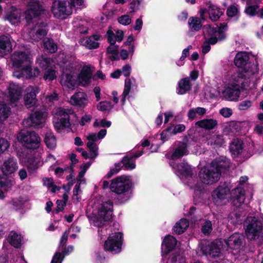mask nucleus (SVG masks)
I'll return each instance as SVG.
<instances>
[{"mask_svg": "<svg viewBox=\"0 0 263 263\" xmlns=\"http://www.w3.org/2000/svg\"><path fill=\"white\" fill-rule=\"evenodd\" d=\"M107 41L111 45H114L116 42L115 34L111 30H108L107 32Z\"/></svg>", "mask_w": 263, "mask_h": 263, "instance_id": "obj_55", "label": "nucleus"}, {"mask_svg": "<svg viewBox=\"0 0 263 263\" xmlns=\"http://www.w3.org/2000/svg\"><path fill=\"white\" fill-rule=\"evenodd\" d=\"M20 16L17 11H12L8 13L5 20H8L11 24L14 25L20 21Z\"/></svg>", "mask_w": 263, "mask_h": 263, "instance_id": "obj_45", "label": "nucleus"}, {"mask_svg": "<svg viewBox=\"0 0 263 263\" xmlns=\"http://www.w3.org/2000/svg\"><path fill=\"white\" fill-rule=\"evenodd\" d=\"M36 64L44 70H47L52 62V60L49 57L42 55L37 57Z\"/></svg>", "mask_w": 263, "mask_h": 263, "instance_id": "obj_33", "label": "nucleus"}, {"mask_svg": "<svg viewBox=\"0 0 263 263\" xmlns=\"http://www.w3.org/2000/svg\"><path fill=\"white\" fill-rule=\"evenodd\" d=\"M190 27L195 31L199 30L202 27L201 20L198 17H191L189 20Z\"/></svg>", "mask_w": 263, "mask_h": 263, "instance_id": "obj_44", "label": "nucleus"}, {"mask_svg": "<svg viewBox=\"0 0 263 263\" xmlns=\"http://www.w3.org/2000/svg\"><path fill=\"white\" fill-rule=\"evenodd\" d=\"M133 184L128 179V176L121 175L113 179L109 184L107 181H104L102 187L106 189L109 187L111 192L118 195V199L120 203H125L128 201L130 196V192Z\"/></svg>", "mask_w": 263, "mask_h": 263, "instance_id": "obj_2", "label": "nucleus"}, {"mask_svg": "<svg viewBox=\"0 0 263 263\" xmlns=\"http://www.w3.org/2000/svg\"><path fill=\"white\" fill-rule=\"evenodd\" d=\"M13 66L16 68L25 67L30 64L28 54L25 51H15L12 55Z\"/></svg>", "mask_w": 263, "mask_h": 263, "instance_id": "obj_14", "label": "nucleus"}, {"mask_svg": "<svg viewBox=\"0 0 263 263\" xmlns=\"http://www.w3.org/2000/svg\"><path fill=\"white\" fill-rule=\"evenodd\" d=\"M122 166H123L121 165L120 163H116L114 165V167L111 168L107 174L106 176V178H111L114 175L117 174L121 170Z\"/></svg>", "mask_w": 263, "mask_h": 263, "instance_id": "obj_50", "label": "nucleus"}, {"mask_svg": "<svg viewBox=\"0 0 263 263\" xmlns=\"http://www.w3.org/2000/svg\"><path fill=\"white\" fill-rule=\"evenodd\" d=\"M189 226V221L185 218H182L175 223L173 230L176 234L180 235L184 233Z\"/></svg>", "mask_w": 263, "mask_h": 263, "instance_id": "obj_29", "label": "nucleus"}, {"mask_svg": "<svg viewBox=\"0 0 263 263\" xmlns=\"http://www.w3.org/2000/svg\"><path fill=\"white\" fill-rule=\"evenodd\" d=\"M223 14V11L219 7L213 5L209 6V15L211 21L213 22L218 21Z\"/></svg>", "mask_w": 263, "mask_h": 263, "instance_id": "obj_30", "label": "nucleus"}, {"mask_svg": "<svg viewBox=\"0 0 263 263\" xmlns=\"http://www.w3.org/2000/svg\"><path fill=\"white\" fill-rule=\"evenodd\" d=\"M47 30L42 27L37 29L35 32L36 37L40 40L44 37L47 35Z\"/></svg>", "mask_w": 263, "mask_h": 263, "instance_id": "obj_60", "label": "nucleus"}, {"mask_svg": "<svg viewBox=\"0 0 263 263\" xmlns=\"http://www.w3.org/2000/svg\"><path fill=\"white\" fill-rule=\"evenodd\" d=\"M243 226L246 236L251 240L258 239L263 229L261 221L254 216L248 217L244 222Z\"/></svg>", "mask_w": 263, "mask_h": 263, "instance_id": "obj_4", "label": "nucleus"}, {"mask_svg": "<svg viewBox=\"0 0 263 263\" xmlns=\"http://www.w3.org/2000/svg\"><path fill=\"white\" fill-rule=\"evenodd\" d=\"M243 148V141L236 138L231 142L229 149L233 157H239L241 155Z\"/></svg>", "mask_w": 263, "mask_h": 263, "instance_id": "obj_22", "label": "nucleus"}, {"mask_svg": "<svg viewBox=\"0 0 263 263\" xmlns=\"http://www.w3.org/2000/svg\"><path fill=\"white\" fill-rule=\"evenodd\" d=\"M64 255L62 256L60 252H57L52 257L51 263H62Z\"/></svg>", "mask_w": 263, "mask_h": 263, "instance_id": "obj_59", "label": "nucleus"}, {"mask_svg": "<svg viewBox=\"0 0 263 263\" xmlns=\"http://www.w3.org/2000/svg\"><path fill=\"white\" fill-rule=\"evenodd\" d=\"M252 105V102L249 100H245L240 102L238 105V109L240 110H244L250 108Z\"/></svg>", "mask_w": 263, "mask_h": 263, "instance_id": "obj_56", "label": "nucleus"}, {"mask_svg": "<svg viewBox=\"0 0 263 263\" xmlns=\"http://www.w3.org/2000/svg\"><path fill=\"white\" fill-rule=\"evenodd\" d=\"M119 46L116 44L111 45L110 44L106 49V54H112L119 52Z\"/></svg>", "mask_w": 263, "mask_h": 263, "instance_id": "obj_62", "label": "nucleus"}, {"mask_svg": "<svg viewBox=\"0 0 263 263\" xmlns=\"http://www.w3.org/2000/svg\"><path fill=\"white\" fill-rule=\"evenodd\" d=\"M92 76V72L89 67L83 69L78 76L79 79L84 82L85 85H88L90 83Z\"/></svg>", "mask_w": 263, "mask_h": 263, "instance_id": "obj_34", "label": "nucleus"}, {"mask_svg": "<svg viewBox=\"0 0 263 263\" xmlns=\"http://www.w3.org/2000/svg\"><path fill=\"white\" fill-rule=\"evenodd\" d=\"M1 168L3 174L6 176L14 174L18 168L16 159L13 157L9 158L4 161Z\"/></svg>", "mask_w": 263, "mask_h": 263, "instance_id": "obj_16", "label": "nucleus"}, {"mask_svg": "<svg viewBox=\"0 0 263 263\" xmlns=\"http://www.w3.org/2000/svg\"><path fill=\"white\" fill-rule=\"evenodd\" d=\"M124 237L122 232H115L110 235L105 241L103 248L104 251L112 254H117L122 251Z\"/></svg>", "mask_w": 263, "mask_h": 263, "instance_id": "obj_6", "label": "nucleus"}, {"mask_svg": "<svg viewBox=\"0 0 263 263\" xmlns=\"http://www.w3.org/2000/svg\"><path fill=\"white\" fill-rule=\"evenodd\" d=\"M177 244L176 238L170 235L165 237L161 244L162 253L163 255H167L174 250Z\"/></svg>", "mask_w": 263, "mask_h": 263, "instance_id": "obj_17", "label": "nucleus"}, {"mask_svg": "<svg viewBox=\"0 0 263 263\" xmlns=\"http://www.w3.org/2000/svg\"><path fill=\"white\" fill-rule=\"evenodd\" d=\"M185 126L183 124H179L175 125L172 130L173 135H176L178 133H181L185 129Z\"/></svg>", "mask_w": 263, "mask_h": 263, "instance_id": "obj_57", "label": "nucleus"}, {"mask_svg": "<svg viewBox=\"0 0 263 263\" xmlns=\"http://www.w3.org/2000/svg\"><path fill=\"white\" fill-rule=\"evenodd\" d=\"M13 72V76L18 79L25 77V73L24 72V67L18 68Z\"/></svg>", "mask_w": 263, "mask_h": 263, "instance_id": "obj_64", "label": "nucleus"}, {"mask_svg": "<svg viewBox=\"0 0 263 263\" xmlns=\"http://www.w3.org/2000/svg\"><path fill=\"white\" fill-rule=\"evenodd\" d=\"M177 171L185 177H192L193 171L191 166L187 163L181 162L177 165Z\"/></svg>", "mask_w": 263, "mask_h": 263, "instance_id": "obj_28", "label": "nucleus"}, {"mask_svg": "<svg viewBox=\"0 0 263 263\" xmlns=\"http://www.w3.org/2000/svg\"><path fill=\"white\" fill-rule=\"evenodd\" d=\"M118 22L122 25L126 26L131 23V19L128 15H123L118 19Z\"/></svg>", "mask_w": 263, "mask_h": 263, "instance_id": "obj_54", "label": "nucleus"}, {"mask_svg": "<svg viewBox=\"0 0 263 263\" xmlns=\"http://www.w3.org/2000/svg\"><path fill=\"white\" fill-rule=\"evenodd\" d=\"M44 47L50 53H55L58 50V45L52 39L45 40Z\"/></svg>", "mask_w": 263, "mask_h": 263, "instance_id": "obj_38", "label": "nucleus"}, {"mask_svg": "<svg viewBox=\"0 0 263 263\" xmlns=\"http://www.w3.org/2000/svg\"><path fill=\"white\" fill-rule=\"evenodd\" d=\"M44 142L47 147L49 148H54L56 146V138L51 132L46 133L45 135Z\"/></svg>", "mask_w": 263, "mask_h": 263, "instance_id": "obj_37", "label": "nucleus"}, {"mask_svg": "<svg viewBox=\"0 0 263 263\" xmlns=\"http://www.w3.org/2000/svg\"><path fill=\"white\" fill-rule=\"evenodd\" d=\"M120 163L121 164H122L127 170H132L135 168L136 166L132 157L127 155L124 156Z\"/></svg>", "mask_w": 263, "mask_h": 263, "instance_id": "obj_41", "label": "nucleus"}, {"mask_svg": "<svg viewBox=\"0 0 263 263\" xmlns=\"http://www.w3.org/2000/svg\"><path fill=\"white\" fill-rule=\"evenodd\" d=\"M17 139L28 149H35L40 146V138L34 131L21 130L17 135Z\"/></svg>", "mask_w": 263, "mask_h": 263, "instance_id": "obj_5", "label": "nucleus"}, {"mask_svg": "<svg viewBox=\"0 0 263 263\" xmlns=\"http://www.w3.org/2000/svg\"><path fill=\"white\" fill-rule=\"evenodd\" d=\"M212 224L211 221L206 220L201 227V232L204 235H209L212 231Z\"/></svg>", "mask_w": 263, "mask_h": 263, "instance_id": "obj_49", "label": "nucleus"}, {"mask_svg": "<svg viewBox=\"0 0 263 263\" xmlns=\"http://www.w3.org/2000/svg\"><path fill=\"white\" fill-rule=\"evenodd\" d=\"M223 143L224 140L223 138V136L217 135L214 138V145H216V146L221 147Z\"/></svg>", "mask_w": 263, "mask_h": 263, "instance_id": "obj_63", "label": "nucleus"}, {"mask_svg": "<svg viewBox=\"0 0 263 263\" xmlns=\"http://www.w3.org/2000/svg\"><path fill=\"white\" fill-rule=\"evenodd\" d=\"M45 123V114L41 110H36L32 112L27 119H24L22 124L25 127H32L34 128H41Z\"/></svg>", "mask_w": 263, "mask_h": 263, "instance_id": "obj_8", "label": "nucleus"}, {"mask_svg": "<svg viewBox=\"0 0 263 263\" xmlns=\"http://www.w3.org/2000/svg\"><path fill=\"white\" fill-rule=\"evenodd\" d=\"M247 4L245 9V13L250 16H254L258 14L259 11V6L257 4H252L251 1H246Z\"/></svg>", "mask_w": 263, "mask_h": 263, "instance_id": "obj_32", "label": "nucleus"}, {"mask_svg": "<svg viewBox=\"0 0 263 263\" xmlns=\"http://www.w3.org/2000/svg\"><path fill=\"white\" fill-rule=\"evenodd\" d=\"M230 191V189L226 182H220L212 193L213 202L218 205H222V201L227 198V195Z\"/></svg>", "mask_w": 263, "mask_h": 263, "instance_id": "obj_11", "label": "nucleus"}, {"mask_svg": "<svg viewBox=\"0 0 263 263\" xmlns=\"http://www.w3.org/2000/svg\"><path fill=\"white\" fill-rule=\"evenodd\" d=\"M85 45L90 49H97L99 47V43L98 42L89 37L86 40Z\"/></svg>", "mask_w": 263, "mask_h": 263, "instance_id": "obj_51", "label": "nucleus"}, {"mask_svg": "<svg viewBox=\"0 0 263 263\" xmlns=\"http://www.w3.org/2000/svg\"><path fill=\"white\" fill-rule=\"evenodd\" d=\"M220 114L225 118H229L232 115V110L229 108H222L219 111Z\"/></svg>", "mask_w": 263, "mask_h": 263, "instance_id": "obj_61", "label": "nucleus"}, {"mask_svg": "<svg viewBox=\"0 0 263 263\" xmlns=\"http://www.w3.org/2000/svg\"><path fill=\"white\" fill-rule=\"evenodd\" d=\"M62 80L64 81V84L69 89H73L77 84V81L74 73L70 71L68 72L67 69L63 70L62 74Z\"/></svg>", "mask_w": 263, "mask_h": 263, "instance_id": "obj_23", "label": "nucleus"}, {"mask_svg": "<svg viewBox=\"0 0 263 263\" xmlns=\"http://www.w3.org/2000/svg\"><path fill=\"white\" fill-rule=\"evenodd\" d=\"M240 93L239 85L233 84L228 86L223 91L224 97L229 100H237Z\"/></svg>", "mask_w": 263, "mask_h": 263, "instance_id": "obj_18", "label": "nucleus"}, {"mask_svg": "<svg viewBox=\"0 0 263 263\" xmlns=\"http://www.w3.org/2000/svg\"><path fill=\"white\" fill-rule=\"evenodd\" d=\"M10 244L16 248L21 247V236L15 232H11L9 237Z\"/></svg>", "mask_w": 263, "mask_h": 263, "instance_id": "obj_42", "label": "nucleus"}, {"mask_svg": "<svg viewBox=\"0 0 263 263\" xmlns=\"http://www.w3.org/2000/svg\"><path fill=\"white\" fill-rule=\"evenodd\" d=\"M9 145L8 141L6 139L0 138V155L7 151Z\"/></svg>", "mask_w": 263, "mask_h": 263, "instance_id": "obj_53", "label": "nucleus"}, {"mask_svg": "<svg viewBox=\"0 0 263 263\" xmlns=\"http://www.w3.org/2000/svg\"><path fill=\"white\" fill-rule=\"evenodd\" d=\"M39 2L29 1L28 8L24 12L25 18L27 24L31 23L33 18L39 16L44 11Z\"/></svg>", "mask_w": 263, "mask_h": 263, "instance_id": "obj_9", "label": "nucleus"}, {"mask_svg": "<svg viewBox=\"0 0 263 263\" xmlns=\"http://www.w3.org/2000/svg\"><path fill=\"white\" fill-rule=\"evenodd\" d=\"M245 200V191L242 190H238L236 191V195L233 197L232 203L234 206L239 207L244 202Z\"/></svg>", "mask_w": 263, "mask_h": 263, "instance_id": "obj_35", "label": "nucleus"}, {"mask_svg": "<svg viewBox=\"0 0 263 263\" xmlns=\"http://www.w3.org/2000/svg\"><path fill=\"white\" fill-rule=\"evenodd\" d=\"M191 84L188 78L181 79L178 82V86L176 89V92L178 95H184L191 89Z\"/></svg>", "mask_w": 263, "mask_h": 263, "instance_id": "obj_24", "label": "nucleus"}, {"mask_svg": "<svg viewBox=\"0 0 263 263\" xmlns=\"http://www.w3.org/2000/svg\"><path fill=\"white\" fill-rule=\"evenodd\" d=\"M113 204L110 201L103 202L98 212V217L95 221V225L98 227V233L102 231V227L107 221L112 219Z\"/></svg>", "mask_w": 263, "mask_h": 263, "instance_id": "obj_7", "label": "nucleus"}, {"mask_svg": "<svg viewBox=\"0 0 263 263\" xmlns=\"http://www.w3.org/2000/svg\"><path fill=\"white\" fill-rule=\"evenodd\" d=\"M22 90L17 85H10L9 87V97L11 102H17L21 96Z\"/></svg>", "mask_w": 263, "mask_h": 263, "instance_id": "obj_27", "label": "nucleus"}, {"mask_svg": "<svg viewBox=\"0 0 263 263\" xmlns=\"http://www.w3.org/2000/svg\"><path fill=\"white\" fill-rule=\"evenodd\" d=\"M227 15L230 18L235 17L236 22L238 21L240 18V12L237 7L232 5L229 6L226 11Z\"/></svg>", "mask_w": 263, "mask_h": 263, "instance_id": "obj_39", "label": "nucleus"}, {"mask_svg": "<svg viewBox=\"0 0 263 263\" xmlns=\"http://www.w3.org/2000/svg\"><path fill=\"white\" fill-rule=\"evenodd\" d=\"M24 72L25 73V78L30 79L37 77L40 73L38 68L34 67L32 69L30 64L25 65V67H24Z\"/></svg>", "mask_w": 263, "mask_h": 263, "instance_id": "obj_36", "label": "nucleus"}, {"mask_svg": "<svg viewBox=\"0 0 263 263\" xmlns=\"http://www.w3.org/2000/svg\"><path fill=\"white\" fill-rule=\"evenodd\" d=\"M9 145L8 141L6 139L0 138V155L7 151Z\"/></svg>", "mask_w": 263, "mask_h": 263, "instance_id": "obj_52", "label": "nucleus"}, {"mask_svg": "<svg viewBox=\"0 0 263 263\" xmlns=\"http://www.w3.org/2000/svg\"><path fill=\"white\" fill-rule=\"evenodd\" d=\"M39 163L38 159L32 156L27 157L25 161V164L30 173L35 172L38 169Z\"/></svg>", "mask_w": 263, "mask_h": 263, "instance_id": "obj_26", "label": "nucleus"}, {"mask_svg": "<svg viewBox=\"0 0 263 263\" xmlns=\"http://www.w3.org/2000/svg\"><path fill=\"white\" fill-rule=\"evenodd\" d=\"M245 236L239 233H235L225 241L228 247L233 250L239 249L243 244Z\"/></svg>", "mask_w": 263, "mask_h": 263, "instance_id": "obj_15", "label": "nucleus"}, {"mask_svg": "<svg viewBox=\"0 0 263 263\" xmlns=\"http://www.w3.org/2000/svg\"><path fill=\"white\" fill-rule=\"evenodd\" d=\"M70 102L73 105L84 108L88 103L87 96L84 92H77L71 97Z\"/></svg>", "mask_w": 263, "mask_h": 263, "instance_id": "obj_20", "label": "nucleus"}, {"mask_svg": "<svg viewBox=\"0 0 263 263\" xmlns=\"http://www.w3.org/2000/svg\"><path fill=\"white\" fill-rule=\"evenodd\" d=\"M230 166V160L220 156L213 160L209 167H202L199 172V178L205 184H213L219 180L222 173L229 170Z\"/></svg>", "mask_w": 263, "mask_h": 263, "instance_id": "obj_1", "label": "nucleus"}, {"mask_svg": "<svg viewBox=\"0 0 263 263\" xmlns=\"http://www.w3.org/2000/svg\"><path fill=\"white\" fill-rule=\"evenodd\" d=\"M86 146L88 148H89L91 153L89 156V158L93 159L96 158L98 155V148L96 144L95 143H93V142H88L86 144Z\"/></svg>", "mask_w": 263, "mask_h": 263, "instance_id": "obj_47", "label": "nucleus"}, {"mask_svg": "<svg viewBox=\"0 0 263 263\" xmlns=\"http://www.w3.org/2000/svg\"><path fill=\"white\" fill-rule=\"evenodd\" d=\"M67 1H53L51 11L54 17L57 19L65 20L72 13V8L76 5L82 6L84 1H70L69 5Z\"/></svg>", "mask_w": 263, "mask_h": 263, "instance_id": "obj_3", "label": "nucleus"}, {"mask_svg": "<svg viewBox=\"0 0 263 263\" xmlns=\"http://www.w3.org/2000/svg\"><path fill=\"white\" fill-rule=\"evenodd\" d=\"M249 60L250 58L247 52H239L234 58V63L237 67L243 69L245 71H248L246 66L249 63Z\"/></svg>", "mask_w": 263, "mask_h": 263, "instance_id": "obj_19", "label": "nucleus"}, {"mask_svg": "<svg viewBox=\"0 0 263 263\" xmlns=\"http://www.w3.org/2000/svg\"><path fill=\"white\" fill-rule=\"evenodd\" d=\"M12 50L10 38L5 35H0V56L4 57Z\"/></svg>", "mask_w": 263, "mask_h": 263, "instance_id": "obj_21", "label": "nucleus"}, {"mask_svg": "<svg viewBox=\"0 0 263 263\" xmlns=\"http://www.w3.org/2000/svg\"><path fill=\"white\" fill-rule=\"evenodd\" d=\"M10 108L6 103L0 102V121L6 120L9 116Z\"/></svg>", "mask_w": 263, "mask_h": 263, "instance_id": "obj_40", "label": "nucleus"}, {"mask_svg": "<svg viewBox=\"0 0 263 263\" xmlns=\"http://www.w3.org/2000/svg\"><path fill=\"white\" fill-rule=\"evenodd\" d=\"M112 107V105L110 102L104 101L99 102L97 105V108L98 110L104 111L110 110Z\"/></svg>", "mask_w": 263, "mask_h": 263, "instance_id": "obj_48", "label": "nucleus"}, {"mask_svg": "<svg viewBox=\"0 0 263 263\" xmlns=\"http://www.w3.org/2000/svg\"><path fill=\"white\" fill-rule=\"evenodd\" d=\"M43 79L45 81L49 82L56 79V71L54 69L48 68L44 73Z\"/></svg>", "mask_w": 263, "mask_h": 263, "instance_id": "obj_46", "label": "nucleus"}, {"mask_svg": "<svg viewBox=\"0 0 263 263\" xmlns=\"http://www.w3.org/2000/svg\"><path fill=\"white\" fill-rule=\"evenodd\" d=\"M57 115L59 117L57 121L54 123V127L58 132L70 127V115L65 109H60Z\"/></svg>", "mask_w": 263, "mask_h": 263, "instance_id": "obj_12", "label": "nucleus"}, {"mask_svg": "<svg viewBox=\"0 0 263 263\" xmlns=\"http://www.w3.org/2000/svg\"><path fill=\"white\" fill-rule=\"evenodd\" d=\"M36 97V92L34 89L32 88L30 92H27L24 98L26 106L29 107L34 105L37 101Z\"/></svg>", "mask_w": 263, "mask_h": 263, "instance_id": "obj_31", "label": "nucleus"}, {"mask_svg": "<svg viewBox=\"0 0 263 263\" xmlns=\"http://www.w3.org/2000/svg\"><path fill=\"white\" fill-rule=\"evenodd\" d=\"M185 258L182 256L179 253H173L168 258L166 263H184Z\"/></svg>", "mask_w": 263, "mask_h": 263, "instance_id": "obj_43", "label": "nucleus"}, {"mask_svg": "<svg viewBox=\"0 0 263 263\" xmlns=\"http://www.w3.org/2000/svg\"><path fill=\"white\" fill-rule=\"evenodd\" d=\"M196 125L200 128L211 130L217 126L218 122L216 120L214 119H204L197 121Z\"/></svg>", "mask_w": 263, "mask_h": 263, "instance_id": "obj_25", "label": "nucleus"}, {"mask_svg": "<svg viewBox=\"0 0 263 263\" xmlns=\"http://www.w3.org/2000/svg\"><path fill=\"white\" fill-rule=\"evenodd\" d=\"M92 120V116L89 114H85L81 118L79 121V124L81 126H83L85 125L86 123H88Z\"/></svg>", "mask_w": 263, "mask_h": 263, "instance_id": "obj_58", "label": "nucleus"}, {"mask_svg": "<svg viewBox=\"0 0 263 263\" xmlns=\"http://www.w3.org/2000/svg\"><path fill=\"white\" fill-rule=\"evenodd\" d=\"M188 141L189 139L187 136L184 137L183 141H177L176 146L171 156L172 160L178 159L189 154Z\"/></svg>", "mask_w": 263, "mask_h": 263, "instance_id": "obj_13", "label": "nucleus"}, {"mask_svg": "<svg viewBox=\"0 0 263 263\" xmlns=\"http://www.w3.org/2000/svg\"><path fill=\"white\" fill-rule=\"evenodd\" d=\"M221 243L218 240H214L210 243L202 245L201 251L203 254L213 258L220 256Z\"/></svg>", "mask_w": 263, "mask_h": 263, "instance_id": "obj_10", "label": "nucleus"}]
</instances>
